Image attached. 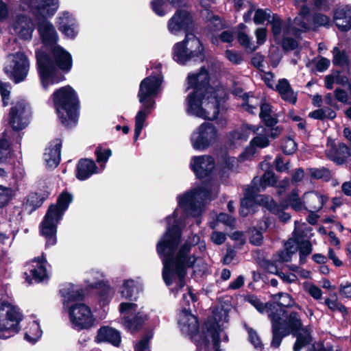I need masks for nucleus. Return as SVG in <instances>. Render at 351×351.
Here are the masks:
<instances>
[{"instance_id": "obj_1", "label": "nucleus", "mask_w": 351, "mask_h": 351, "mask_svg": "<svg viewBox=\"0 0 351 351\" xmlns=\"http://www.w3.org/2000/svg\"><path fill=\"white\" fill-rule=\"evenodd\" d=\"M218 191V185L204 184L178 195V206L172 215L166 218V232L156 245L157 253L163 265L162 278L165 284L169 287L175 284L176 287L171 288V293L174 297L182 295L188 304L196 298L191 288L185 285L187 270L193 267L195 273L202 274L207 271L208 266L204 261L190 254L188 243L179 247L182 228L188 216H199L205 205L217 197Z\"/></svg>"}, {"instance_id": "obj_2", "label": "nucleus", "mask_w": 351, "mask_h": 351, "mask_svg": "<svg viewBox=\"0 0 351 351\" xmlns=\"http://www.w3.org/2000/svg\"><path fill=\"white\" fill-rule=\"evenodd\" d=\"M285 316V311L280 309L277 314H270L272 326V341L271 346L278 348L283 337L292 333L296 337L293 351H300L305 346L312 341L311 332L306 328H302V323L299 314L291 313L289 316Z\"/></svg>"}, {"instance_id": "obj_3", "label": "nucleus", "mask_w": 351, "mask_h": 351, "mask_svg": "<svg viewBox=\"0 0 351 351\" xmlns=\"http://www.w3.org/2000/svg\"><path fill=\"white\" fill-rule=\"evenodd\" d=\"M36 54L41 84L45 90L64 80V75L57 68L64 73H68L72 68L73 58L71 53L60 45L52 47L53 59L41 51Z\"/></svg>"}, {"instance_id": "obj_4", "label": "nucleus", "mask_w": 351, "mask_h": 351, "mask_svg": "<svg viewBox=\"0 0 351 351\" xmlns=\"http://www.w3.org/2000/svg\"><path fill=\"white\" fill-rule=\"evenodd\" d=\"M23 10L32 12L38 22V30L45 45H53L58 40V33L47 17L54 15L59 7L58 0H19Z\"/></svg>"}, {"instance_id": "obj_5", "label": "nucleus", "mask_w": 351, "mask_h": 351, "mask_svg": "<svg viewBox=\"0 0 351 351\" xmlns=\"http://www.w3.org/2000/svg\"><path fill=\"white\" fill-rule=\"evenodd\" d=\"M63 298V307L67 310L70 322L74 328L86 329L94 325L95 319L90 308L81 303L70 305L71 302L81 300L85 295L84 291L75 285H68L60 290Z\"/></svg>"}, {"instance_id": "obj_6", "label": "nucleus", "mask_w": 351, "mask_h": 351, "mask_svg": "<svg viewBox=\"0 0 351 351\" xmlns=\"http://www.w3.org/2000/svg\"><path fill=\"white\" fill-rule=\"evenodd\" d=\"M218 91L219 93L214 95L192 90L186 99L187 113L205 119H216L226 96L224 89Z\"/></svg>"}, {"instance_id": "obj_7", "label": "nucleus", "mask_w": 351, "mask_h": 351, "mask_svg": "<svg viewBox=\"0 0 351 351\" xmlns=\"http://www.w3.org/2000/svg\"><path fill=\"white\" fill-rule=\"evenodd\" d=\"M53 102L61 123L66 127L75 125L78 121L79 101L69 86L62 87L53 95Z\"/></svg>"}, {"instance_id": "obj_8", "label": "nucleus", "mask_w": 351, "mask_h": 351, "mask_svg": "<svg viewBox=\"0 0 351 351\" xmlns=\"http://www.w3.org/2000/svg\"><path fill=\"white\" fill-rule=\"evenodd\" d=\"M72 201L73 195L64 191L59 195L57 204L49 206L40 225L41 234L46 239V247L52 246L56 243L58 223Z\"/></svg>"}, {"instance_id": "obj_9", "label": "nucleus", "mask_w": 351, "mask_h": 351, "mask_svg": "<svg viewBox=\"0 0 351 351\" xmlns=\"http://www.w3.org/2000/svg\"><path fill=\"white\" fill-rule=\"evenodd\" d=\"M173 59L180 64L188 61H203L204 48L199 39L192 33H187L182 42L176 43L173 47Z\"/></svg>"}, {"instance_id": "obj_10", "label": "nucleus", "mask_w": 351, "mask_h": 351, "mask_svg": "<svg viewBox=\"0 0 351 351\" xmlns=\"http://www.w3.org/2000/svg\"><path fill=\"white\" fill-rule=\"evenodd\" d=\"M22 319L23 315L16 306L0 300V338L7 339L19 332Z\"/></svg>"}, {"instance_id": "obj_11", "label": "nucleus", "mask_w": 351, "mask_h": 351, "mask_svg": "<svg viewBox=\"0 0 351 351\" xmlns=\"http://www.w3.org/2000/svg\"><path fill=\"white\" fill-rule=\"evenodd\" d=\"M213 324H210L209 326L206 324L207 327V336H210L214 347L215 351H221L219 349V345L221 341H228V338L227 334L223 331L226 328L225 324L228 322V312L223 308H217L213 311ZM208 341L204 339L200 344L197 345V351L199 349L208 350Z\"/></svg>"}, {"instance_id": "obj_12", "label": "nucleus", "mask_w": 351, "mask_h": 351, "mask_svg": "<svg viewBox=\"0 0 351 351\" xmlns=\"http://www.w3.org/2000/svg\"><path fill=\"white\" fill-rule=\"evenodd\" d=\"M244 130H250L257 135L251 140L250 145L240 155V160L242 161L250 159L255 154L257 148L263 149L269 145L268 130L263 127L246 125L242 130L234 132L232 134V137L236 139L246 141L248 135L243 134Z\"/></svg>"}, {"instance_id": "obj_13", "label": "nucleus", "mask_w": 351, "mask_h": 351, "mask_svg": "<svg viewBox=\"0 0 351 351\" xmlns=\"http://www.w3.org/2000/svg\"><path fill=\"white\" fill-rule=\"evenodd\" d=\"M217 136L215 127L210 123L204 122L192 133L191 143L195 149L203 151L213 145Z\"/></svg>"}, {"instance_id": "obj_14", "label": "nucleus", "mask_w": 351, "mask_h": 351, "mask_svg": "<svg viewBox=\"0 0 351 351\" xmlns=\"http://www.w3.org/2000/svg\"><path fill=\"white\" fill-rule=\"evenodd\" d=\"M180 297V305L182 309L178 315V328L182 335L189 337L191 339L197 341L195 337L197 335L199 331V323L196 316L191 313L189 309L186 307L190 305V302L186 303V301L183 300L182 296Z\"/></svg>"}, {"instance_id": "obj_15", "label": "nucleus", "mask_w": 351, "mask_h": 351, "mask_svg": "<svg viewBox=\"0 0 351 351\" xmlns=\"http://www.w3.org/2000/svg\"><path fill=\"white\" fill-rule=\"evenodd\" d=\"M162 82V77L160 73L150 75L141 81L138 93L139 102L147 104L153 102V106H155L154 97L159 92Z\"/></svg>"}, {"instance_id": "obj_16", "label": "nucleus", "mask_w": 351, "mask_h": 351, "mask_svg": "<svg viewBox=\"0 0 351 351\" xmlns=\"http://www.w3.org/2000/svg\"><path fill=\"white\" fill-rule=\"evenodd\" d=\"M11 60L9 65L5 67V72L15 83L23 81L29 71V61L23 53H16L9 56Z\"/></svg>"}, {"instance_id": "obj_17", "label": "nucleus", "mask_w": 351, "mask_h": 351, "mask_svg": "<svg viewBox=\"0 0 351 351\" xmlns=\"http://www.w3.org/2000/svg\"><path fill=\"white\" fill-rule=\"evenodd\" d=\"M10 113V123L15 130H21L29 123L30 108L24 100L13 103Z\"/></svg>"}, {"instance_id": "obj_18", "label": "nucleus", "mask_w": 351, "mask_h": 351, "mask_svg": "<svg viewBox=\"0 0 351 351\" xmlns=\"http://www.w3.org/2000/svg\"><path fill=\"white\" fill-rule=\"evenodd\" d=\"M187 80V89L192 88L197 93L217 95L219 93L218 90L223 89L221 87L213 88L208 86V73L204 67H202L199 73L189 74Z\"/></svg>"}, {"instance_id": "obj_19", "label": "nucleus", "mask_w": 351, "mask_h": 351, "mask_svg": "<svg viewBox=\"0 0 351 351\" xmlns=\"http://www.w3.org/2000/svg\"><path fill=\"white\" fill-rule=\"evenodd\" d=\"M56 24L60 32L67 38L73 40L79 33V24L73 14L68 11L59 14Z\"/></svg>"}, {"instance_id": "obj_20", "label": "nucleus", "mask_w": 351, "mask_h": 351, "mask_svg": "<svg viewBox=\"0 0 351 351\" xmlns=\"http://www.w3.org/2000/svg\"><path fill=\"white\" fill-rule=\"evenodd\" d=\"M193 24L191 14L183 10H178L173 16L169 20L167 28L169 32L174 35H177L181 31H184L186 34L189 32Z\"/></svg>"}, {"instance_id": "obj_21", "label": "nucleus", "mask_w": 351, "mask_h": 351, "mask_svg": "<svg viewBox=\"0 0 351 351\" xmlns=\"http://www.w3.org/2000/svg\"><path fill=\"white\" fill-rule=\"evenodd\" d=\"M215 166L214 159L208 155L193 156L190 162V167L198 178L208 176Z\"/></svg>"}, {"instance_id": "obj_22", "label": "nucleus", "mask_w": 351, "mask_h": 351, "mask_svg": "<svg viewBox=\"0 0 351 351\" xmlns=\"http://www.w3.org/2000/svg\"><path fill=\"white\" fill-rule=\"evenodd\" d=\"M312 15L309 8L302 5L299 14L295 18L291 27V35L298 36L302 32L313 29Z\"/></svg>"}, {"instance_id": "obj_23", "label": "nucleus", "mask_w": 351, "mask_h": 351, "mask_svg": "<svg viewBox=\"0 0 351 351\" xmlns=\"http://www.w3.org/2000/svg\"><path fill=\"white\" fill-rule=\"evenodd\" d=\"M326 156L337 164H342L350 156L349 147L344 143H338L328 138L326 149Z\"/></svg>"}, {"instance_id": "obj_24", "label": "nucleus", "mask_w": 351, "mask_h": 351, "mask_svg": "<svg viewBox=\"0 0 351 351\" xmlns=\"http://www.w3.org/2000/svg\"><path fill=\"white\" fill-rule=\"evenodd\" d=\"M333 19L339 30L348 32L351 29V5L338 7L334 12Z\"/></svg>"}, {"instance_id": "obj_25", "label": "nucleus", "mask_w": 351, "mask_h": 351, "mask_svg": "<svg viewBox=\"0 0 351 351\" xmlns=\"http://www.w3.org/2000/svg\"><path fill=\"white\" fill-rule=\"evenodd\" d=\"M149 318L148 313L141 308L134 315L124 317L123 324L128 330L134 332L138 330Z\"/></svg>"}, {"instance_id": "obj_26", "label": "nucleus", "mask_w": 351, "mask_h": 351, "mask_svg": "<svg viewBox=\"0 0 351 351\" xmlns=\"http://www.w3.org/2000/svg\"><path fill=\"white\" fill-rule=\"evenodd\" d=\"M300 232V227L298 226V223L295 222V229L293 231V238L290 239L285 243V249L284 250L278 253L277 256L278 258L276 259L277 261L281 262H289L291 261L292 254L297 251L298 247L296 243L300 241V238L302 237Z\"/></svg>"}, {"instance_id": "obj_27", "label": "nucleus", "mask_w": 351, "mask_h": 351, "mask_svg": "<svg viewBox=\"0 0 351 351\" xmlns=\"http://www.w3.org/2000/svg\"><path fill=\"white\" fill-rule=\"evenodd\" d=\"M34 29L32 21L27 16H18L14 25V31L19 38L23 40H30Z\"/></svg>"}, {"instance_id": "obj_28", "label": "nucleus", "mask_w": 351, "mask_h": 351, "mask_svg": "<svg viewBox=\"0 0 351 351\" xmlns=\"http://www.w3.org/2000/svg\"><path fill=\"white\" fill-rule=\"evenodd\" d=\"M62 142L60 139H56L50 143L46 148L44 154V160L49 168H55L60 161V149Z\"/></svg>"}, {"instance_id": "obj_29", "label": "nucleus", "mask_w": 351, "mask_h": 351, "mask_svg": "<svg viewBox=\"0 0 351 351\" xmlns=\"http://www.w3.org/2000/svg\"><path fill=\"white\" fill-rule=\"evenodd\" d=\"M306 209L311 212L319 210L326 202V195L315 191L306 192L303 195Z\"/></svg>"}, {"instance_id": "obj_30", "label": "nucleus", "mask_w": 351, "mask_h": 351, "mask_svg": "<svg viewBox=\"0 0 351 351\" xmlns=\"http://www.w3.org/2000/svg\"><path fill=\"white\" fill-rule=\"evenodd\" d=\"M155 106H153V102L149 103V104H141L140 109L135 116V128L134 136L135 141L138 138L142 130L145 125V120L147 117L152 112Z\"/></svg>"}, {"instance_id": "obj_31", "label": "nucleus", "mask_w": 351, "mask_h": 351, "mask_svg": "<svg viewBox=\"0 0 351 351\" xmlns=\"http://www.w3.org/2000/svg\"><path fill=\"white\" fill-rule=\"evenodd\" d=\"M47 261L42 256L35 258L29 265V271L35 282H41L47 277Z\"/></svg>"}, {"instance_id": "obj_32", "label": "nucleus", "mask_w": 351, "mask_h": 351, "mask_svg": "<svg viewBox=\"0 0 351 351\" xmlns=\"http://www.w3.org/2000/svg\"><path fill=\"white\" fill-rule=\"evenodd\" d=\"M258 189L254 191L250 188L245 189L244 197L241 202L240 214L242 216H247L251 212L255 210L256 202L259 201L260 197L257 195Z\"/></svg>"}, {"instance_id": "obj_33", "label": "nucleus", "mask_w": 351, "mask_h": 351, "mask_svg": "<svg viewBox=\"0 0 351 351\" xmlns=\"http://www.w3.org/2000/svg\"><path fill=\"white\" fill-rule=\"evenodd\" d=\"M96 341L97 343L108 342L117 347L121 343V335L118 330L108 326H104L98 330Z\"/></svg>"}, {"instance_id": "obj_34", "label": "nucleus", "mask_w": 351, "mask_h": 351, "mask_svg": "<svg viewBox=\"0 0 351 351\" xmlns=\"http://www.w3.org/2000/svg\"><path fill=\"white\" fill-rule=\"evenodd\" d=\"M100 171L93 160L82 159L77 164L76 177L80 180H85L93 174Z\"/></svg>"}, {"instance_id": "obj_35", "label": "nucleus", "mask_w": 351, "mask_h": 351, "mask_svg": "<svg viewBox=\"0 0 351 351\" xmlns=\"http://www.w3.org/2000/svg\"><path fill=\"white\" fill-rule=\"evenodd\" d=\"M139 292V287L133 279H125L119 287V293L126 300H134Z\"/></svg>"}, {"instance_id": "obj_36", "label": "nucleus", "mask_w": 351, "mask_h": 351, "mask_svg": "<svg viewBox=\"0 0 351 351\" xmlns=\"http://www.w3.org/2000/svg\"><path fill=\"white\" fill-rule=\"evenodd\" d=\"M273 302L271 304H275L276 308L274 309V312H276V310L282 309L285 311V316H289V315L291 313H288L285 310H284L282 307H289L295 306L296 308L300 310V307L298 305L295 304V302L293 298L286 293L280 292L277 294H274L271 295Z\"/></svg>"}, {"instance_id": "obj_37", "label": "nucleus", "mask_w": 351, "mask_h": 351, "mask_svg": "<svg viewBox=\"0 0 351 351\" xmlns=\"http://www.w3.org/2000/svg\"><path fill=\"white\" fill-rule=\"evenodd\" d=\"M277 182V178L272 171H266L261 179L254 178L252 180V185L248 186L251 191H254L258 189V193L261 190H264L267 186H274Z\"/></svg>"}, {"instance_id": "obj_38", "label": "nucleus", "mask_w": 351, "mask_h": 351, "mask_svg": "<svg viewBox=\"0 0 351 351\" xmlns=\"http://www.w3.org/2000/svg\"><path fill=\"white\" fill-rule=\"evenodd\" d=\"M276 90L283 100L291 104L295 103L297 99L296 94L293 90L287 80L284 78L279 80L276 86Z\"/></svg>"}, {"instance_id": "obj_39", "label": "nucleus", "mask_w": 351, "mask_h": 351, "mask_svg": "<svg viewBox=\"0 0 351 351\" xmlns=\"http://www.w3.org/2000/svg\"><path fill=\"white\" fill-rule=\"evenodd\" d=\"M271 25V32L276 40H280L282 36L291 34V27L282 25V21L277 14H274L269 21Z\"/></svg>"}, {"instance_id": "obj_40", "label": "nucleus", "mask_w": 351, "mask_h": 351, "mask_svg": "<svg viewBox=\"0 0 351 351\" xmlns=\"http://www.w3.org/2000/svg\"><path fill=\"white\" fill-rule=\"evenodd\" d=\"M246 300L252 305L259 313H264L265 312L267 313L268 317L270 318V314H277L280 310H276V312H274V309L276 308L275 304H271V302L263 303L261 301V300L256 295H249L247 297Z\"/></svg>"}, {"instance_id": "obj_41", "label": "nucleus", "mask_w": 351, "mask_h": 351, "mask_svg": "<svg viewBox=\"0 0 351 351\" xmlns=\"http://www.w3.org/2000/svg\"><path fill=\"white\" fill-rule=\"evenodd\" d=\"M84 282L88 289H94L101 287L104 282V274L97 270H91L86 274Z\"/></svg>"}, {"instance_id": "obj_42", "label": "nucleus", "mask_w": 351, "mask_h": 351, "mask_svg": "<svg viewBox=\"0 0 351 351\" xmlns=\"http://www.w3.org/2000/svg\"><path fill=\"white\" fill-rule=\"evenodd\" d=\"M260 117L267 126H273L277 122L271 106L267 103H263L261 106Z\"/></svg>"}, {"instance_id": "obj_43", "label": "nucleus", "mask_w": 351, "mask_h": 351, "mask_svg": "<svg viewBox=\"0 0 351 351\" xmlns=\"http://www.w3.org/2000/svg\"><path fill=\"white\" fill-rule=\"evenodd\" d=\"M237 40L239 44L248 53H252L258 49V45H256L252 38L244 32H240L238 34Z\"/></svg>"}, {"instance_id": "obj_44", "label": "nucleus", "mask_w": 351, "mask_h": 351, "mask_svg": "<svg viewBox=\"0 0 351 351\" xmlns=\"http://www.w3.org/2000/svg\"><path fill=\"white\" fill-rule=\"evenodd\" d=\"M42 333L39 324L34 321L30 324L29 328L25 335V339L31 343H35L41 337Z\"/></svg>"}, {"instance_id": "obj_45", "label": "nucleus", "mask_w": 351, "mask_h": 351, "mask_svg": "<svg viewBox=\"0 0 351 351\" xmlns=\"http://www.w3.org/2000/svg\"><path fill=\"white\" fill-rule=\"evenodd\" d=\"M288 202L291 207L296 211L306 209L304 199L303 198L302 199L300 197L298 191L297 189H293L291 191V194L288 197Z\"/></svg>"}, {"instance_id": "obj_46", "label": "nucleus", "mask_w": 351, "mask_h": 351, "mask_svg": "<svg viewBox=\"0 0 351 351\" xmlns=\"http://www.w3.org/2000/svg\"><path fill=\"white\" fill-rule=\"evenodd\" d=\"M309 117L315 119L320 120L325 119H333L336 117V113L330 108H323L310 112Z\"/></svg>"}, {"instance_id": "obj_47", "label": "nucleus", "mask_w": 351, "mask_h": 351, "mask_svg": "<svg viewBox=\"0 0 351 351\" xmlns=\"http://www.w3.org/2000/svg\"><path fill=\"white\" fill-rule=\"evenodd\" d=\"M244 326L248 333V339L250 343L254 346V348L257 351H262L263 349V345L256 331L247 326L246 324H245Z\"/></svg>"}, {"instance_id": "obj_48", "label": "nucleus", "mask_w": 351, "mask_h": 351, "mask_svg": "<svg viewBox=\"0 0 351 351\" xmlns=\"http://www.w3.org/2000/svg\"><path fill=\"white\" fill-rule=\"evenodd\" d=\"M95 155L97 156V162L100 164L101 170H103L105 167L104 165L112 155V152L110 149L98 147L95 149Z\"/></svg>"}, {"instance_id": "obj_49", "label": "nucleus", "mask_w": 351, "mask_h": 351, "mask_svg": "<svg viewBox=\"0 0 351 351\" xmlns=\"http://www.w3.org/2000/svg\"><path fill=\"white\" fill-rule=\"evenodd\" d=\"M151 6L153 11L160 16L165 15L170 11L165 0H152L151 1Z\"/></svg>"}, {"instance_id": "obj_50", "label": "nucleus", "mask_w": 351, "mask_h": 351, "mask_svg": "<svg viewBox=\"0 0 351 351\" xmlns=\"http://www.w3.org/2000/svg\"><path fill=\"white\" fill-rule=\"evenodd\" d=\"M255 13L253 18V21L255 24L260 25L263 24L265 21H267L269 22L271 17V10L269 9H255Z\"/></svg>"}, {"instance_id": "obj_51", "label": "nucleus", "mask_w": 351, "mask_h": 351, "mask_svg": "<svg viewBox=\"0 0 351 351\" xmlns=\"http://www.w3.org/2000/svg\"><path fill=\"white\" fill-rule=\"evenodd\" d=\"M14 196L12 189L0 185V208L4 207Z\"/></svg>"}, {"instance_id": "obj_52", "label": "nucleus", "mask_w": 351, "mask_h": 351, "mask_svg": "<svg viewBox=\"0 0 351 351\" xmlns=\"http://www.w3.org/2000/svg\"><path fill=\"white\" fill-rule=\"evenodd\" d=\"M98 289H101L99 293V302L102 305H106L112 298L114 291L109 285H106V283L103 284L101 287H99Z\"/></svg>"}, {"instance_id": "obj_53", "label": "nucleus", "mask_w": 351, "mask_h": 351, "mask_svg": "<svg viewBox=\"0 0 351 351\" xmlns=\"http://www.w3.org/2000/svg\"><path fill=\"white\" fill-rule=\"evenodd\" d=\"M10 149L8 141L4 138V135L0 138V165L4 164L10 157Z\"/></svg>"}, {"instance_id": "obj_54", "label": "nucleus", "mask_w": 351, "mask_h": 351, "mask_svg": "<svg viewBox=\"0 0 351 351\" xmlns=\"http://www.w3.org/2000/svg\"><path fill=\"white\" fill-rule=\"evenodd\" d=\"M219 222L223 223L229 227H233L234 224V219L228 214L220 213L217 217V221L210 223V227L212 229H215L217 226V223Z\"/></svg>"}, {"instance_id": "obj_55", "label": "nucleus", "mask_w": 351, "mask_h": 351, "mask_svg": "<svg viewBox=\"0 0 351 351\" xmlns=\"http://www.w3.org/2000/svg\"><path fill=\"white\" fill-rule=\"evenodd\" d=\"M333 64L339 66H343L347 63V56L345 52L341 51L337 47L333 48Z\"/></svg>"}, {"instance_id": "obj_56", "label": "nucleus", "mask_w": 351, "mask_h": 351, "mask_svg": "<svg viewBox=\"0 0 351 351\" xmlns=\"http://www.w3.org/2000/svg\"><path fill=\"white\" fill-rule=\"evenodd\" d=\"M245 2H246L249 5L250 9L246 13L244 14L243 19H244L245 22H249L251 21V16H252V12L256 9V5L250 1H246L245 0H234L235 7L237 10L241 9L243 5H244Z\"/></svg>"}, {"instance_id": "obj_57", "label": "nucleus", "mask_w": 351, "mask_h": 351, "mask_svg": "<svg viewBox=\"0 0 351 351\" xmlns=\"http://www.w3.org/2000/svg\"><path fill=\"white\" fill-rule=\"evenodd\" d=\"M281 148L285 154L290 155L295 153L297 149V145L293 139L289 137L282 141Z\"/></svg>"}, {"instance_id": "obj_58", "label": "nucleus", "mask_w": 351, "mask_h": 351, "mask_svg": "<svg viewBox=\"0 0 351 351\" xmlns=\"http://www.w3.org/2000/svg\"><path fill=\"white\" fill-rule=\"evenodd\" d=\"M312 25L314 26L313 29H315L320 26H328L330 23V18L322 14H316L312 16Z\"/></svg>"}, {"instance_id": "obj_59", "label": "nucleus", "mask_w": 351, "mask_h": 351, "mask_svg": "<svg viewBox=\"0 0 351 351\" xmlns=\"http://www.w3.org/2000/svg\"><path fill=\"white\" fill-rule=\"evenodd\" d=\"M312 252V245L308 241L302 242L299 247L300 261L302 264L306 261V258Z\"/></svg>"}, {"instance_id": "obj_60", "label": "nucleus", "mask_w": 351, "mask_h": 351, "mask_svg": "<svg viewBox=\"0 0 351 351\" xmlns=\"http://www.w3.org/2000/svg\"><path fill=\"white\" fill-rule=\"evenodd\" d=\"M43 202V199L38 194L32 193L27 197L26 206L33 210L40 206Z\"/></svg>"}, {"instance_id": "obj_61", "label": "nucleus", "mask_w": 351, "mask_h": 351, "mask_svg": "<svg viewBox=\"0 0 351 351\" xmlns=\"http://www.w3.org/2000/svg\"><path fill=\"white\" fill-rule=\"evenodd\" d=\"M305 290L315 299L319 300L322 298V291L316 285L313 284L305 283Z\"/></svg>"}, {"instance_id": "obj_62", "label": "nucleus", "mask_w": 351, "mask_h": 351, "mask_svg": "<svg viewBox=\"0 0 351 351\" xmlns=\"http://www.w3.org/2000/svg\"><path fill=\"white\" fill-rule=\"evenodd\" d=\"M254 34L256 38L255 44L258 45V47L265 43L267 35V30L265 27L257 28L254 32Z\"/></svg>"}, {"instance_id": "obj_63", "label": "nucleus", "mask_w": 351, "mask_h": 351, "mask_svg": "<svg viewBox=\"0 0 351 351\" xmlns=\"http://www.w3.org/2000/svg\"><path fill=\"white\" fill-rule=\"evenodd\" d=\"M225 56L230 62L235 64H241L243 61L241 54L233 50H226Z\"/></svg>"}, {"instance_id": "obj_64", "label": "nucleus", "mask_w": 351, "mask_h": 351, "mask_svg": "<svg viewBox=\"0 0 351 351\" xmlns=\"http://www.w3.org/2000/svg\"><path fill=\"white\" fill-rule=\"evenodd\" d=\"M309 172L311 176L316 179L328 178L330 176V171L325 168H312L309 169Z\"/></svg>"}]
</instances>
